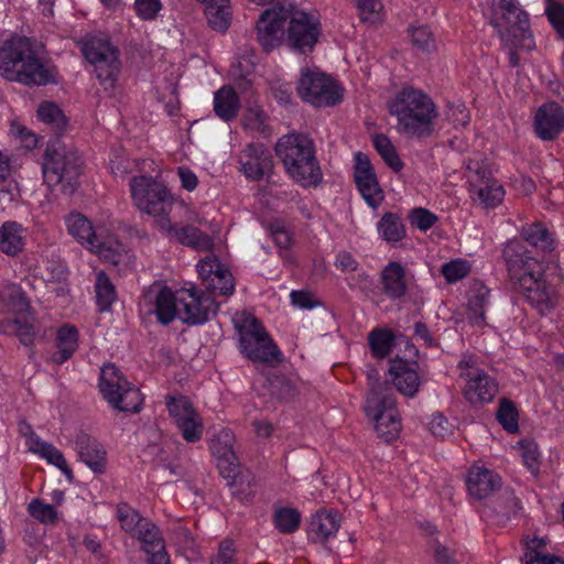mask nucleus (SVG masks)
<instances>
[{
	"label": "nucleus",
	"instance_id": "c756f323",
	"mask_svg": "<svg viewBox=\"0 0 564 564\" xmlns=\"http://www.w3.org/2000/svg\"><path fill=\"white\" fill-rule=\"evenodd\" d=\"M380 282L384 295L390 300H400L406 294L405 269L400 262H389L381 271Z\"/></svg>",
	"mask_w": 564,
	"mask_h": 564
},
{
	"label": "nucleus",
	"instance_id": "1a4fd4ad",
	"mask_svg": "<svg viewBox=\"0 0 564 564\" xmlns=\"http://www.w3.org/2000/svg\"><path fill=\"white\" fill-rule=\"evenodd\" d=\"M85 58L94 65V72L105 88L113 87L121 72L119 50L106 37L90 35L80 42Z\"/></svg>",
	"mask_w": 564,
	"mask_h": 564
},
{
	"label": "nucleus",
	"instance_id": "412c9836",
	"mask_svg": "<svg viewBox=\"0 0 564 564\" xmlns=\"http://www.w3.org/2000/svg\"><path fill=\"white\" fill-rule=\"evenodd\" d=\"M239 162L246 177L251 181L261 180L273 165L270 151L261 143L248 144L240 153Z\"/></svg>",
	"mask_w": 564,
	"mask_h": 564
},
{
	"label": "nucleus",
	"instance_id": "603ef678",
	"mask_svg": "<svg viewBox=\"0 0 564 564\" xmlns=\"http://www.w3.org/2000/svg\"><path fill=\"white\" fill-rule=\"evenodd\" d=\"M209 288L214 295H231L235 290V282L230 271L228 269L216 270L215 276L210 278Z\"/></svg>",
	"mask_w": 564,
	"mask_h": 564
},
{
	"label": "nucleus",
	"instance_id": "2eb2a0df",
	"mask_svg": "<svg viewBox=\"0 0 564 564\" xmlns=\"http://www.w3.org/2000/svg\"><path fill=\"white\" fill-rule=\"evenodd\" d=\"M458 367L460 369L467 368L466 371L460 373V377L467 380L464 389L465 399L473 405L491 402L498 393L497 381L484 370L474 368L470 361H460Z\"/></svg>",
	"mask_w": 564,
	"mask_h": 564
},
{
	"label": "nucleus",
	"instance_id": "b1692460",
	"mask_svg": "<svg viewBox=\"0 0 564 564\" xmlns=\"http://www.w3.org/2000/svg\"><path fill=\"white\" fill-rule=\"evenodd\" d=\"M76 451L83 463L94 473L102 474L106 470L107 453L104 446L93 436L80 432L76 436Z\"/></svg>",
	"mask_w": 564,
	"mask_h": 564
},
{
	"label": "nucleus",
	"instance_id": "cd10ccee",
	"mask_svg": "<svg viewBox=\"0 0 564 564\" xmlns=\"http://www.w3.org/2000/svg\"><path fill=\"white\" fill-rule=\"evenodd\" d=\"M68 234L87 249L101 252L102 242L96 235L90 220L79 213H72L66 217Z\"/></svg>",
	"mask_w": 564,
	"mask_h": 564
},
{
	"label": "nucleus",
	"instance_id": "13d9d810",
	"mask_svg": "<svg viewBox=\"0 0 564 564\" xmlns=\"http://www.w3.org/2000/svg\"><path fill=\"white\" fill-rule=\"evenodd\" d=\"M545 14L557 36L564 41V4L556 0H546Z\"/></svg>",
	"mask_w": 564,
	"mask_h": 564
},
{
	"label": "nucleus",
	"instance_id": "09e8293b",
	"mask_svg": "<svg viewBox=\"0 0 564 564\" xmlns=\"http://www.w3.org/2000/svg\"><path fill=\"white\" fill-rule=\"evenodd\" d=\"M367 381L369 387V392L367 394L366 400L375 399H386L390 397H394L393 389L390 386L388 380H381L379 371L375 367H369L367 370Z\"/></svg>",
	"mask_w": 564,
	"mask_h": 564
},
{
	"label": "nucleus",
	"instance_id": "473e14b6",
	"mask_svg": "<svg viewBox=\"0 0 564 564\" xmlns=\"http://www.w3.org/2000/svg\"><path fill=\"white\" fill-rule=\"evenodd\" d=\"M165 404L177 429L200 416L192 401L185 395H167Z\"/></svg>",
	"mask_w": 564,
	"mask_h": 564
},
{
	"label": "nucleus",
	"instance_id": "a18cd8bd",
	"mask_svg": "<svg viewBox=\"0 0 564 564\" xmlns=\"http://www.w3.org/2000/svg\"><path fill=\"white\" fill-rule=\"evenodd\" d=\"M496 419L508 433L513 434L519 431V412L511 400L500 399Z\"/></svg>",
	"mask_w": 564,
	"mask_h": 564
},
{
	"label": "nucleus",
	"instance_id": "6e6552de",
	"mask_svg": "<svg viewBox=\"0 0 564 564\" xmlns=\"http://www.w3.org/2000/svg\"><path fill=\"white\" fill-rule=\"evenodd\" d=\"M132 198L141 212L154 217L158 228L162 231V220L170 219L174 199L167 188L152 180L141 175L130 181Z\"/></svg>",
	"mask_w": 564,
	"mask_h": 564
},
{
	"label": "nucleus",
	"instance_id": "f8f14e48",
	"mask_svg": "<svg viewBox=\"0 0 564 564\" xmlns=\"http://www.w3.org/2000/svg\"><path fill=\"white\" fill-rule=\"evenodd\" d=\"M299 96L316 107L334 106L340 100L338 86L323 73L302 72L296 87Z\"/></svg>",
	"mask_w": 564,
	"mask_h": 564
},
{
	"label": "nucleus",
	"instance_id": "bf43d9fd",
	"mask_svg": "<svg viewBox=\"0 0 564 564\" xmlns=\"http://www.w3.org/2000/svg\"><path fill=\"white\" fill-rule=\"evenodd\" d=\"M33 321L34 318L31 316V312L29 314L18 315L14 319L15 334L25 346L31 345L35 337Z\"/></svg>",
	"mask_w": 564,
	"mask_h": 564
},
{
	"label": "nucleus",
	"instance_id": "3c124183",
	"mask_svg": "<svg viewBox=\"0 0 564 564\" xmlns=\"http://www.w3.org/2000/svg\"><path fill=\"white\" fill-rule=\"evenodd\" d=\"M37 116L43 122L53 126L57 131L64 130L67 124L63 111L54 102H42L39 106Z\"/></svg>",
	"mask_w": 564,
	"mask_h": 564
},
{
	"label": "nucleus",
	"instance_id": "338daca9",
	"mask_svg": "<svg viewBox=\"0 0 564 564\" xmlns=\"http://www.w3.org/2000/svg\"><path fill=\"white\" fill-rule=\"evenodd\" d=\"M269 230L273 238V241L279 248L288 249L291 246L292 236L281 221L275 220L271 223L269 225Z\"/></svg>",
	"mask_w": 564,
	"mask_h": 564
},
{
	"label": "nucleus",
	"instance_id": "0eeeda50",
	"mask_svg": "<svg viewBox=\"0 0 564 564\" xmlns=\"http://www.w3.org/2000/svg\"><path fill=\"white\" fill-rule=\"evenodd\" d=\"M492 25L501 41L511 47L531 50L534 46L529 15L513 0H500Z\"/></svg>",
	"mask_w": 564,
	"mask_h": 564
},
{
	"label": "nucleus",
	"instance_id": "4468645a",
	"mask_svg": "<svg viewBox=\"0 0 564 564\" xmlns=\"http://www.w3.org/2000/svg\"><path fill=\"white\" fill-rule=\"evenodd\" d=\"M286 21L285 6L276 4L261 13L256 23L254 33L257 42L264 52L269 53L281 44Z\"/></svg>",
	"mask_w": 564,
	"mask_h": 564
},
{
	"label": "nucleus",
	"instance_id": "9b49d317",
	"mask_svg": "<svg viewBox=\"0 0 564 564\" xmlns=\"http://www.w3.org/2000/svg\"><path fill=\"white\" fill-rule=\"evenodd\" d=\"M288 28L285 30L288 46L301 54L313 52L322 34L319 19L311 13L286 7Z\"/></svg>",
	"mask_w": 564,
	"mask_h": 564
},
{
	"label": "nucleus",
	"instance_id": "7c9ffc66",
	"mask_svg": "<svg viewBox=\"0 0 564 564\" xmlns=\"http://www.w3.org/2000/svg\"><path fill=\"white\" fill-rule=\"evenodd\" d=\"M56 351L51 355V360L56 365L67 361L78 348V330L75 326L64 325L56 334Z\"/></svg>",
	"mask_w": 564,
	"mask_h": 564
},
{
	"label": "nucleus",
	"instance_id": "f3484780",
	"mask_svg": "<svg viewBox=\"0 0 564 564\" xmlns=\"http://www.w3.org/2000/svg\"><path fill=\"white\" fill-rule=\"evenodd\" d=\"M235 435L228 429H223L210 441V451L217 460L219 474L228 479L229 482L235 480L239 463L234 452Z\"/></svg>",
	"mask_w": 564,
	"mask_h": 564
},
{
	"label": "nucleus",
	"instance_id": "c85d7f7f",
	"mask_svg": "<svg viewBox=\"0 0 564 564\" xmlns=\"http://www.w3.org/2000/svg\"><path fill=\"white\" fill-rule=\"evenodd\" d=\"M28 229L20 223L7 220L0 226V251L8 257L22 253L26 245Z\"/></svg>",
	"mask_w": 564,
	"mask_h": 564
},
{
	"label": "nucleus",
	"instance_id": "e2e57ef3",
	"mask_svg": "<svg viewBox=\"0 0 564 564\" xmlns=\"http://www.w3.org/2000/svg\"><path fill=\"white\" fill-rule=\"evenodd\" d=\"M409 219L412 226L426 231L435 225L437 216L426 208L417 207L411 210Z\"/></svg>",
	"mask_w": 564,
	"mask_h": 564
},
{
	"label": "nucleus",
	"instance_id": "69168bd1",
	"mask_svg": "<svg viewBox=\"0 0 564 564\" xmlns=\"http://www.w3.org/2000/svg\"><path fill=\"white\" fill-rule=\"evenodd\" d=\"M182 437L187 443H196L202 440L204 432V424L202 417H196L189 423L178 427Z\"/></svg>",
	"mask_w": 564,
	"mask_h": 564
},
{
	"label": "nucleus",
	"instance_id": "052dcab7",
	"mask_svg": "<svg viewBox=\"0 0 564 564\" xmlns=\"http://www.w3.org/2000/svg\"><path fill=\"white\" fill-rule=\"evenodd\" d=\"M30 514L42 523H54L57 512L54 506L46 505L40 499H33L29 505Z\"/></svg>",
	"mask_w": 564,
	"mask_h": 564
},
{
	"label": "nucleus",
	"instance_id": "72a5a7b5",
	"mask_svg": "<svg viewBox=\"0 0 564 564\" xmlns=\"http://www.w3.org/2000/svg\"><path fill=\"white\" fill-rule=\"evenodd\" d=\"M29 447L32 452L44 457L50 464L58 467L69 479L73 477L72 469L68 467L62 452L54 445L43 442L34 432H31Z\"/></svg>",
	"mask_w": 564,
	"mask_h": 564
},
{
	"label": "nucleus",
	"instance_id": "0e129e2a",
	"mask_svg": "<svg viewBox=\"0 0 564 564\" xmlns=\"http://www.w3.org/2000/svg\"><path fill=\"white\" fill-rule=\"evenodd\" d=\"M430 546L436 564H458L455 550L443 545L438 540L431 541Z\"/></svg>",
	"mask_w": 564,
	"mask_h": 564
},
{
	"label": "nucleus",
	"instance_id": "c9c22d12",
	"mask_svg": "<svg viewBox=\"0 0 564 564\" xmlns=\"http://www.w3.org/2000/svg\"><path fill=\"white\" fill-rule=\"evenodd\" d=\"M20 197V188L11 177L9 159L0 152V203L8 204Z\"/></svg>",
	"mask_w": 564,
	"mask_h": 564
},
{
	"label": "nucleus",
	"instance_id": "58836bf2",
	"mask_svg": "<svg viewBox=\"0 0 564 564\" xmlns=\"http://www.w3.org/2000/svg\"><path fill=\"white\" fill-rule=\"evenodd\" d=\"M142 543V550L145 553L153 551H163L165 549V541L161 535L160 529L149 519L141 522V528L134 534Z\"/></svg>",
	"mask_w": 564,
	"mask_h": 564
},
{
	"label": "nucleus",
	"instance_id": "de8ad7c7",
	"mask_svg": "<svg viewBox=\"0 0 564 564\" xmlns=\"http://www.w3.org/2000/svg\"><path fill=\"white\" fill-rule=\"evenodd\" d=\"M117 518L122 530L132 535H134L141 528V522H145L148 520L147 518L141 517L140 513L127 502H120L117 506Z\"/></svg>",
	"mask_w": 564,
	"mask_h": 564
},
{
	"label": "nucleus",
	"instance_id": "4d7b16f0",
	"mask_svg": "<svg viewBox=\"0 0 564 564\" xmlns=\"http://www.w3.org/2000/svg\"><path fill=\"white\" fill-rule=\"evenodd\" d=\"M411 33V42L414 47L417 50L430 53L435 50V40L433 37L432 31L426 25H421L416 28H412L410 30Z\"/></svg>",
	"mask_w": 564,
	"mask_h": 564
},
{
	"label": "nucleus",
	"instance_id": "680f3d73",
	"mask_svg": "<svg viewBox=\"0 0 564 564\" xmlns=\"http://www.w3.org/2000/svg\"><path fill=\"white\" fill-rule=\"evenodd\" d=\"M267 116L260 107H249L243 117L242 123L246 129L263 133L265 131Z\"/></svg>",
	"mask_w": 564,
	"mask_h": 564
},
{
	"label": "nucleus",
	"instance_id": "39448f33",
	"mask_svg": "<svg viewBox=\"0 0 564 564\" xmlns=\"http://www.w3.org/2000/svg\"><path fill=\"white\" fill-rule=\"evenodd\" d=\"M84 161L76 149L59 139L50 141L43 155V177L47 185H62L63 192L74 193L83 173Z\"/></svg>",
	"mask_w": 564,
	"mask_h": 564
},
{
	"label": "nucleus",
	"instance_id": "ea45409f",
	"mask_svg": "<svg viewBox=\"0 0 564 564\" xmlns=\"http://www.w3.org/2000/svg\"><path fill=\"white\" fill-rule=\"evenodd\" d=\"M368 343L373 357L386 358L394 344V335L390 329L376 328L368 335Z\"/></svg>",
	"mask_w": 564,
	"mask_h": 564
},
{
	"label": "nucleus",
	"instance_id": "8fccbe9b",
	"mask_svg": "<svg viewBox=\"0 0 564 564\" xmlns=\"http://www.w3.org/2000/svg\"><path fill=\"white\" fill-rule=\"evenodd\" d=\"M542 547H544L543 540L533 539L531 542H528L524 564H564L558 557L543 553Z\"/></svg>",
	"mask_w": 564,
	"mask_h": 564
},
{
	"label": "nucleus",
	"instance_id": "37998d69",
	"mask_svg": "<svg viewBox=\"0 0 564 564\" xmlns=\"http://www.w3.org/2000/svg\"><path fill=\"white\" fill-rule=\"evenodd\" d=\"M490 291L485 285L471 290L468 299V308L475 324L481 325L485 322V308L489 303Z\"/></svg>",
	"mask_w": 564,
	"mask_h": 564
},
{
	"label": "nucleus",
	"instance_id": "5fc2aeb1",
	"mask_svg": "<svg viewBox=\"0 0 564 564\" xmlns=\"http://www.w3.org/2000/svg\"><path fill=\"white\" fill-rule=\"evenodd\" d=\"M518 445L523 464L533 475H538L540 470V453L538 444L532 440L524 438L521 440Z\"/></svg>",
	"mask_w": 564,
	"mask_h": 564
},
{
	"label": "nucleus",
	"instance_id": "4be33fe9",
	"mask_svg": "<svg viewBox=\"0 0 564 564\" xmlns=\"http://www.w3.org/2000/svg\"><path fill=\"white\" fill-rule=\"evenodd\" d=\"M162 232H164L166 237L174 238L180 243L196 251H212L214 248V239L191 225L178 227L177 225H173L170 219H163Z\"/></svg>",
	"mask_w": 564,
	"mask_h": 564
},
{
	"label": "nucleus",
	"instance_id": "aec40b11",
	"mask_svg": "<svg viewBox=\"0 0 564 564\" xmlns=\"http://www.w3.org/2000/svg\"><path fill=\"white\" fill-rule=\"evenodd\" d=\"M470 194L485 207H495L502 202L505 191L486 169H479L469 178Z\"/></svg>",
	"mask_w": 564,
	"mask_h": 564
},
{
	"label": "nucleus",
	"instance_id": "6ab92c4d",
	"mask_svg": "<svg viewBox=\"0 0 564 564\" xmlns=\"http://www.w3.org/2000/svg\"><path fill=\"white\" fill-rule=\"evenodd\" d=\"M355 182L364 199L372 208H377L383 200V193L379 186L377 175L369 158L358 152L355 156Z\"/></svg>",
	"mask_w": 564,
	"mask_h": 564
},
{
	"label": "nucleus",
	"instance_id": "6e6d98bb",
	"mask_svg": "<svg viewBox=\"0 0 564 564\" xmlns=\"http://www.w3.org/2000/svg\"><path fill=\"white\" fill-rule=\"evenodd\" d=\"M470 272V264L467 260L455 259L446 262L441 268V273L445 278L447 283H455Z\"/></svg>",
	"mask_w": 564,
	"mask_h": 564
},
{
	"label": "nucleus",
	"instance_id": "a211bd4d",
	"mask_svg": "<svg viewBox=\"0 0 564 564\" xmlns=\"http://www.w3.org/2000/svg\"><path fill=\"white\" fill-rule=\"evenodd\" d=\"M178 318L188 325H198L208 321L214 301L196 289L178 292Z\"/></svg>",
	"mask_w": 564,
	"mask_h": 564
},
{
	"label": "nucleus",
	"instance_id": "bb28decb",
	"mask_svg": "<svg viewBox=\"0 0 564 564\" xmlns=\"http://www.w3.org/2000/svg\"><path fill=\"white\" fill-rule=\"evenodd\" d=\"M144 297L154 301L155 314L161 324L167 325L176 316L178 317V295L176 296L167 286L152 288L144 294Z\"/></svg>",
	"mask_w": 564,
	"mask_h": 564
},
{
	"label": "nucleus",
	"instance_id": "864d4df0",
	"mask_svg": "<svg viewBox=\"0 0 564 564\" xmlns=\"http://www.w3.org/2000/svg\"><path fill=\"white\" fill-rule=\"evenodd\" d=\"M269 393L280 400L286 401L294 395V387L284 376L274 375L267 379Z\"/></svg>",
	"mask_w": 564,
	"mask_h": 564
},
{
	"label": "nucleus",
	"instance_id": "f704fd0d",
	"mask_svg": "<svg viewBox=\"0 0 564 564\" xmlns=\"http://www.w3.org/2000/svg\"><path fill=\"white\" fill-rule=\"evenodd\" d=\"M3 308L7 307L17 316L29 314L31 304L19 284L8 282L2 286Z\"/></svg>",
	"mask_w": 564,
	"mask_h": 564
},
{
	"label": "nucleus",
	"instance_id": "dca6fc26",
	"mask_svg": "<svg viewBox=\"0 0 564 564\" xmlns=\"http://www.w3.org/2000/svg\"><path fill=\"white\" fill-rule=\"evenodd\" d=\"M533 131L542 141H554L564 131V109L556 101L542 104L535 111Z\"/></svg>",
	"mask_w": 564,
	"mask_h": 564
},
{
	"label": "nucleus",
	"instance_id": "774afa93",
	"mask_svg": "<svg viewBox=\"0 0 564 564\" xmlns=\"http://www.w3.org/2000/svg\"><path fill=\"white\" fill-rule=\"evenodd\" d=\"M234 555V542L231 540H224L219 544L217 554L210 558L209 564H237Z\"/></svg>",
	"mask_w": 564,
	"mask_h": 564
},
{
	"label": "nucleus",
	"instance_id": "a878e982",
	"mask_svg": "<svg viewBox=\"0 0 564 564\" xmlns=\"http://www.w3.org/2000/svg\"><path fill=\"white\" fill-rule=\"evenodd\" d=\"M341 516L337 510L323 509L311 519L308 536L314 543L325 544L340 527Z\"/></svg>",
	"mask_w": 564,
	"mask_h": 564
},
{
	"label": "nucleus",
	"instance_id": "e433bc0d",
	"mask_svg": "<svg viewBox=\"0 0 564 564\" xmlns=\"http://www.w3.org/2000/svg\"><path fill=\"white\" fill-rule=\"evenodd\" d=\"M302 521L301 513L295 508L273 507L272 522L279 532L292 534L300 528Z\"/></svg>",
	"mask_w": 564,
	"mask_h": 564
},
{
	"label": "nucleus",
	"instance_id": "f03ea898",
	"mask_svg": "<svg viewBox=\"0 0 564 564\" xmlns=\"http://www.w3.org/2000/svg\"><path fill=\"white\" fill-rule=\"evenodd\" d=\"M0 74L8 80L25 86H45L54 83V72L25 36H12L0 46Z\"/></svg>",
	"mask_w": 564,
	"mask_h": 564
},
{
	"label": "nucleus",
	"instance_id": "20e7f679",
	"mask_svg": "<svg viewBox=\"0 0 564 564\" xmlns=\"http://www.w3.org/2000/svg\"><path fill=\"white\" fill-rule=\"evenodd\" d=\"M274 150L292 180L303 186H317L322 182L323 173L311 138L289 133L279 139Z\"/></svg>",
	"mask_w": 564,
	"mask_h": 564
},
{
	"label": "nucleus",
	"instance_id": "f257e3e1",
	"mask_svg": "<svg viewBox=\"0 0 564 564\" xmlns=\"http://www.w3.org/2000/svg\"><path fill=\"white\" fill-rule=\"evenodd\" d=\"M524 241L536 249V254L528 250L520 240H511L503 248L511 289L521 293L540 310L554 306L553 290L541 279L542 265L538 252L546 253L553 250V240L547 229L541 224H532L522 229Z\"/></svg>",
	"mask_w": 564,
	"mask_h": 564
},
{
	"label": "nucleus",
	"instance_id": "423d86ee",
	"mask_svg": "<svg viewBox=\"0 0 564 564\" xmlns=\"http://www.w3.org/2000/svg\"><path fill=\"white\" fill-rule=\"evenodd\" d=\"M234 322L239 334L240 351L248 359L270 366L282 362V352L254 315L243 312Z\"/></svg>",
	"mask_w": 564,
	"mask_h": 564
},
{
	"label": "nucleus",
	"instance_id": "7ed1b4c3",
	"mask_svg": "<svg viewBox=\"0 0 564 564\" xmlns=\"http://www.w3.org/2000/svg\"><path fill=\"white\" fill-rule=\"evenodd\" d=\"M389 112L398 119V130L412 138H427L438 116L432 98L420 89L405 87L388 102Z\"/></svg>",
	"mask_w": 564,
	"mask_h": 564
},
{
	"label": "nucleus",
	"instance_id": "2f4dec72",
	"mask_svg": "<svg viewBox=\"0 0 564 564\" xmlns=\"http://www.w3.org/2000/svg\"><path fill=\"white\" fill-rule=\"evenodd\" d=\"M240 109V99L235 89L230 86H223L215 93L214 110L224 121L235 119Z\"/></svg>",
	"mask_w": 564,
	"mask_h": 564
},
{
	"label": "nucleus",
	"instance_id": "9d476101",
	"mask_svg": "<svg viewBox=\"0 0 564 564\" xmlns=\"http://www.w3.org/2000/svg\"><path fill=\"white\" fill-rule=\"evenodd\" d=\"M99 389L104 399L113 409L137 413L142 408L140 390L132 386L113 364H107L101 368Z\"/></svg>",
	"mask_w": 564,
	"mask_h": 564
},
{
	"label": "nucleus",
	"instance_id": "ddd939ff",
	"mask_svg": "<svg viewBox=\"0 0 564 564\" xmlns=\"http://www.w3.org/2000/svg\"><path fill=\"white\" fill-rule=\"evenodd\" d=\"M366 415L375 422V430L379 437L386 442L394 440L401 430V421L398 409L395 408V398L366 400Z\"/></svg>",
	"mask_w": 564,
	"mask_h": 564
},
{
	"label": "nucleus",
	"instance_id": "c03bdc74",
	"mask_svg": "<svg viewBox=\"0 0 564 564\" xmlns=\"http://www.w3.org/2000/svg\"><path fill=\"white\" fill-rule=\"evenodd\" d=\"M96 301L100 311H107L111 307L117 299L115 285L109 280L108 275L100 271L96 276Z\"/></svg>",
	"mask_w": 564,
	"mask_h": 564
},
{
	"label": "nucleus",
	"instance_id": "a19ab883",
	"mask_svg": "<svg viewBox=\"0 0 564 564\" xmlns=\"http://www.w3.org/2000/svg\"><path fill=\"white\" fill-rule=\"evenodd\" d=\"M492 510L507 519L517 516L521 510V501L512 489L506 488L491 500Z\"/></svg>",
	"mask_w": 564,
	"mask_h": 564
},
{
	"label": "nucleus",
	"instance_id": "393cba45",
	"mask_svg": "<svg viewBox=\"0 0 564 564\" xmlns=\"http://www.w3.org/2000/svg\"><path fill=\"white\" fill-rule=\"evenodd\" d=\"M466 485L470 497L482 500L501 487V478L487 468L471 467L467 475Z\"/></svg>",
	"mask_w": 564,
	"mask_h": 564
},
{
	"label": "nucleus",
	"instance_id": "49530a36",
	"mask_svg": "<svg viewBox=\"0 0 564 564\" xmlns=\"http://www.w3.org/2000/svg\"><path fill=\"white\" fill-rule=\"evenodd\" d=\"M373 147L387 165L394 172H400L403 169V162L399 158L394 145L386 134H376L373 138Z\"/></svg>",
	"mask_w": 564,
	"mask_h": 564
},
{
	"label": "nucleus",
	"instance_id": "5701e85b",
	"mask_svg": "<svg viewBox=\"0 0 564 564\" xmlns=\"http://www.w3.org/2000/svg\"><path fill=\"white\" fill-rule=\"evenodd\" d=\"M389 373L395 389L405 397H414L421 384L417 361L399 359L391 362Z\"/></svg>",
	"mask_w": 564,
	"mask_h": 564
},
{
	"label": "nucleus",
	"instance_id": "4c0bfd02",
	"mask_svg": "<svg viewBox=\"0 0 564 564\" xmlns=\"http://www.w3.org/2000/svg\"><path fill=\"white\" fill-rule=\"evenodd\" d=\"M228 3L229 1H215L206 4V19L213 30L224 32L229 28L231 15Z\"/></svg>",
	"mask_w": 564,
	"mask_h": 564
},
{
	"label": "nucleus",
	"instance_id": "79ce46f5",
	"mask_svg": "<svg viewBox=\"0 0 564 564\" xmlns=\"http://www.w3.org/2000/svg\"><path fill=\"white\" fill-rule=\"evenodd\" d=\"M378 231L389 242H398L405 237V228L401 218L393 213L383 214L378 223Z\"/></svg>",
	"mask_w": 564,
	"mask_h": 564
}]
</instances>
